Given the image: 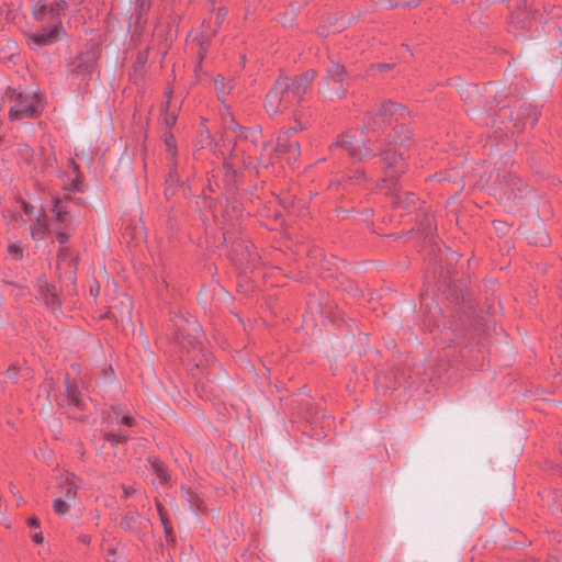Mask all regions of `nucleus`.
<instances>
[{
    "instance_id": "f257e3e1",
    "label": "nucleus",
    "mask_w": 562,
    "mask_h": 562,
    "mask_svg": "<svg viewBox=\"0 0 562 562\" xmlns=\"http://www.w3.org/2000/svg\"><path fill=\"white\" fill-rule=\"evenodd\" d=\"M295 101L297 100L292 97L290 90V78L281 77L268 92L265 108L269 115H276L289 109Z\"/></svg>"
},
{
    "instance_id": "f03ea898",
    "label": "nucleus",
    "mask_w": 562,
    "mask_h": 562,
    "mask_svg": "<svg viewBox=\"0 0 562 562\" xmlns=\"http://www.w3.org/2000/svg\"><path fill=\"white\" fill-rule=\"evenodd\" d=\"M177 341L183 349L199 348L202 345V333L194 317L179 316L175 319Z\"/></svg>"
},
{
    "instance_id": "7ed1b4c3",
    "label": "nucleus",
    "mask_w": 562,
    "mask_h": 562,
    "mask_svg": "<svg viewBox=\"0 0 562 562\" xmlns=\"http://www.w3.org/2000/svg\"><path fill=\"white\" fill-rule=\"evenodd\" d=\"M58 487L61 491V495L54 499L53 508L57 515H66L77 498L78 479L75 474L67 472L59 477Z\"/></svg>"
},
{
    "instance_id": "20e7f679",
    "label": "nucleus",
    "mask_w": 562,
    "mask_h": 562,
    "mask_svg": "<svg viewBox=\"0 0 562 562\" xmlns=\"http://www.w3.org/2000/svg\"><path fill=\"white\" fill-rule=\"evenodd\" d=\"M14 104L9 111L12 121L23 117H32L37 114L41 105V98L36 93H14L12 94Z\"/></svg>"
},
{
    "instance_id": "39448f33",
    "label": "nucleus",
    "mask_w": 562,
    "mask_h": 562,
    "mask_svg": "<svg viewBox=\"0 0 562 562\" xmlns=\"http://www.w3.org/2000/svg\"><path fill=\"white\" fill-rule=\"evenodd\" d=\"M496 190L501 202L513 207L521 196L524 184L519 178L509 173L503 177Z\"/></svg>"
},
{
    "instance_id": "423d86ee",
    "label": "nucleus",
    "mask_w": 562,
    "mask_h": 562,
    "mask_svg": "<svg viewBox=\"0 0 562 562\" xmlns=\"http://www.w3.org/2000/svg\"><path fill=\"white\" fill-rule=\"evenodd\" d=\"M24 213L29 216L27 221H34L30 226L31 236L34 240H41L44 238L47 232L46 216L41 211L35 212L34 206L23 203Z\"/></svg>"
},
{
    "instance_id": "0eeeda50",
    "label": "nucleus",
    "mask_w": 562,
    "mask_h": 562,
    "mask_svg": "<svg viewBox=\"0 0 562 562\" xmlns=\"http://www.w3.org/2000/svg\"><path fill=\"white\" fill-rule=\"evenodd\" d=\"M334 146L346 149L350 156L358 159H364L370 156V151L364 146L363 139H358L351 135L340 136Z\"/></svg>"
},
{
    "instance_id": "6e6552de",
    "label": "nucleus",
    "mask_w": 562,
    "mask_h": 562,
    "mask_svg": "<svg viewBox=\"0 0 562 562\" xmlns=\"http://www.w3.org/2000/svg\"><path fill=\"white\" fill-rule=\"evenodd\" d=\"M65 5L66 3L64 1L40 0L33 8V15L36 20H44L46 15H48L50 20H55L60 11L64 10Z\"/></svg>"
},
{
    "instance_id": "1a4fd4ad",
    "label": "nucleus",
    "mask_w": 562,
    "mask_h": 562,
    "mask_svg": "<svg viewBox=\"0 0 562 562\" xmlns=\"http://www.w3.org/2000/svg\"><path fill=\"white\" fill-rule=\"evenodd\" d=\"M382 160L387 169V177L393 179L405 170V162L401 154L393 153L391 148L383 149Z\"/></svg>"
},
{
    "instance_id": "9d476101",
    "label": "nucleus",
    "mask_w": 562,
    "mask_h": 562,
    "mask_svg": "<svg viewBox=\"0 0 562 562\" xmlns=\"http://www.w3.org/2000/svg\"><path fill=\"white\" fill-rule=\"evenodd\" d=\"M398 111L400 108L394 103H385L380 108L379 112L373 119V122H368L366 126L371 130L380 128L386 123H391L392 119L397 114Z\"/></svg>"
},
{
    "instance_id": "9b49d317",
    "label": "nucleus",
    "mask_w": 562,
    "mask_h": 562,
    "mask_svg": "<svg viewBox=\"0 0 562 562\" xmlns=\"http://www.w3.org/2000/svg\"><path fill=\"white\" fill-rule=\"evenodd\" d=\"M63 30L60 25H53L49 30H42L38 33H34L30 40L38 47L50 45L61 37Z\"/></svg>"
},
{
    "instance_id": "f8f14e48",
    "label": "nucleus",
    "mask_w": 562,
    "mask_h": 562,
    "mask_svg": "<svg viewBox=\"0 0 562 562\" xmlns=\"http://www.w3.org/2000/svg\"><path fill=\"white\" fill-rule=\"evenodd\" d=\"M315 76V72L313 70H310L294 79H290V90L292 97L296 98V100L299 101L307 91Z\"/></svg>"
},
{
    "instance_id": "ddd939ff",
    "label": "nucleus",
    "mask_w": 562,
    "mask_h": 562,
    "mask_svg": "<svg viewBox=\"0 0 562 562\" xmlns=\"http://www.w3.org/2000/svg\"><path fill=\"white\" fill-rule=\"evenodd\" d=\"M278 153L290 154L289 161H295L299 156V142L289 138L288 133H284L278 137L276 147Z\"/></svg>"
},
{
    "instance_id": "4468645a",
    "label": "nucleus",
    "mask_w": 562,
    "mask_h": 562,
    "mask_svg": "<svg viewBox=\"0 0 562 562\" xmlns=\"http://www.w3.org/2000/svg\"><path fill=\"white\" fill-rule=\"evenodd\" d=\"M112 316L122 324L132 322V302L128 297H123L112 307Z\"/></svg>"
},
{
    "instance_id": "2eb2a0df",
    "label": "nucleus",
    "mask_w": 562,
    "mask_h": 562,
    "mask_svg": "<svg viewBox=\"0 0 562 562\" xmlns=\"http://www.w3.org/2000/svg\"><path fill=\"white\" fill-rule=\"evenodd\" d=\"M40 293L45 301V304L50 307H57L59 305V301L57 297V292L54 285L44 282L40 284Z\"/></svg>"
},
{
    "instance_id": "dca6fc26",
    "label": "nucleus",
    "mask_w": 562,
    "mask_h": 562,
    "mask_svg": "<svg viewBox=\"0 0 562 562\" xmlns=\"http://www.w3.org/2000/svg\"><path fill=\"white\" fill-rule=\"evenodd\" d=\"M54 218L60 223L72 224L69 211L63 201H56L53 207Z\"/></svg>"
},
{
    "instance_id": "f3484780",
    "label": "nucleus",
    "mask_w": 562,
    "mask_h": 562,
    "mask_svg": "<svg viewBox=\"0 0 562 562\" xmlns=\"http://www.w3.org/2000/svg\"><path fill=\"white\" fill-rule=\"evenodd\" d=\"M376 4L384 5L386 8L393 7H416L420 0H373Z\"/></svg>"
},
{
    "instance_id": "a211bd4d",
    "label": "nucleus",
    "mask_w": 562,
    "mask_h": 562,
    "mask_svg": "<svg viewBox=\"0 0 562 562\" xmlns=\"http://www.w3.org/2000/svg\"><path fill=\"white\" fill-rule=\"evenodd\" d=\"M215 89L217 91L218 98L223 99V97L228 93L232 89V86L224 82V77L218 75L214 81Z\"/></svg>"
},
{
    "instance_id": "6ab92c4d",
    "label": "nucleus",
    "mask_w": 562,
    "mask_h": 562,
    "mask_svg": "<svg viewBox=\"0 0 562 562\" xmlns=\"http://www.w3.org/2000/svg\"><path fill=\"white\" fill-rule=\"evenodd\" d=\"M153 469L157 475V479L159 480V483L167 484L168 483V473H167L165 465L161 462L155 461L153 463Z\"/></svg>"
},
{
    "instance_id": "aec40b11",
    "label": "nucleus",
    "mask_w": 562,
    "mask_h": 562,
    "mask_svg": "<svg viewBox=\"0 0 562 562\" xmlns=\"http://www.w3.org/2000/svg\"><path fill=\"white\" fill-rule=\"evenodd\" d=\"M344 72V67L337 63H333L331 66L327 69L328 77L336 81H342Z\"/></svg>"
},
{
    "instance_id": "412c9836",
    "label": "nucleus",
    "mask_w": 562,
    "mask_h": 562,
    "mask_svg": "<svg viewBox=\"0 0 562 562\" xmlns=\"http://www.w3.org/2000/svg\"><path fill=\"white\" fill-rule=\"evenodd\" d=\"M67 395H68L69 401L74 405H76V406L80 405V401L78 398L77 390H76L75 386H71V385L67 384Z\"/></svg>"
},
{
    "instance_id": "4be33fe9",
    "label": "nucleus",
    "mask_w": 562,
    "mask_h": 562,
    "mask_svg": "<svg viewBox=\"0 0 562 562\" xmlns=\"http://www.w3.org/2000/svg\"><path fill=\"white\" fill-rule=\"evenodd\" d=\"M10 256L14 259L22 258V248L15 244H11L8 248Z\"/></svg>"
},
{
    "instance_id": "5701e85b",
    "label": "nucleus",
    "mask_w": 562,
    "mask_h": 562,
    "mask_svg": "<svg viewBox=\"0 0 562 562\" xmlns=\"http://www.w3.org/2000/svg\"><path fill=\"white\" fill-rule=\"evenodd\" d=\"M532 243L541 244V245H547L548 237H547V235L544 233H541L540 236L537 239L532 240Z\"/></svg>"
},
{
    "instance_id": "b1692460",
    "label": "nucleus",
    "mask_w": 562,
    "mask_h": 562,
    "mask_svg": "<svg viewBox=\"0 0 562 562\" xmlns=\"http://www.w3.org/2000/svg\"><path fill=\"white\" fill-rule=\"evenodd\" d=\"M136 5L140 9V10H145L149 7V0H136Z\"/></svg>"
},
{
    "instance_id": "393cba45",
    "label": "nucleus",
    "mask_w": 562,
    "mask_h": 562,
    "mask_svg": "<svg viewBox=\"0 0 562 562\" xmlns=\"http://www.w3.org/2000/svg\"><path fill=\"white\" fill-rule=\"evenodd\" d=\"M32 539H33V541H34L35 543H37V544H41V543H43V541H44V538H43V533H42V532H36V533H34V535L32 536Z\"/></svg>"
},
{
    "instance_id": "a878e982",
    "label": "nucleus",
    "mask_w": 562,
    "mask_h": 562,
    "mask_svg": "<svg viewBox=\"0 0 562 562\" xmlns=\"http://www.w3.org/2000/svg\"><path fill=\"white\" fill-rule=\"evenodd\" d=\"M57 237L61 244H65L69 239V234L60 232L58 233Z\"/></svg>"
},
{
    "instance_id": "bb28decb",
    "label": "nucleus",
    "mask_w": 562,
    "mask_h": 562,
    "mask_svg": "<svg viewBox=\"0 0 562 562\" xmlns=\"http://www.w3.org/2000/svg\"><path fill=\"white\" fill-rule=\"evenodd\" d=\"M27 524H29V526H30V527H32V528H40V521H38V519H37V518H35V517L30 518V519L27 520Z\"/></svg>"
},
{
    "instance_id": "cd10ccee",
    "label": "nucleus",
    "mask_w": 562,
    "mask_h": 562,
    "mask_svg": "<svg viewBox=\"0 0 562 562\" xmlns=\"http://www.w3.org/2000/svg\"><path fill=\"white\" fill-rule=\"evenodd\" d=\"M121 423L130 427V426L133 425V418L131 416H127V415L123 416L121 418Z\"/></svg>"
},
{
    "instance_id": "c85d7f7f",
    "label": "nucleus",
    "mask_w": 562,
    "mask_h": 562,
    "mask_svg": "<svg viewBox=\"0 0 562 562\" xmlns=\"http://www.w3.org/2000/svg\"><path fill=\"white\" fill-rule=\"evenodd\" d=\"M464 90L468 92V95L465 97V100L470 98L471 93H475V88L473 86L467 85L464 87Z\"/></svg>"
},
{
    "instance_id": "c756f323",
    "label": "nucleus",
    "mask_w": 562,
    "mask_h": 562,
    "mask_svg": "<svg viewBox=\"0 0 562 562\" xmlns=\"http://www.w3.org/2000/svg\"><path fill=\"white\" fill-rule=\"evenodd\" d=\"M108 437H109V438H111L112 440L116 439V440H119V441H121V440H124V439H125V436H123V435H121V434H117V435H115V434H109V435H108Z\"/></svg>"
},
{
    "instance_id": "7c9ffc66",
    "label": "nucleus",
    "mask_w": 562,
    "mask_h": 562,
    "mask_svg": "<svg viewBox=\"0 0 562 562\" xmlns=\"http://www.w3.org/2000/svg\"><path fill=\"white\" fill-rule=\"evenodd\" d=\"M124 493L126 496L131 495L134 492L132 486H123Z\"/></svg>"
},
{
    "instance_id": "2f4dec72",
    "label": "nucleus",
    "mask_w": 562,
    "mask_h": 562,
    "mask_svg": "<svg viewBox=\"0 0 562 562\" xmlns=\"http://www.w3.org/2000/svg\"><path fill=\"white\" fill-rule=\"evenodd\" d=\"M79 540L82 542V543H89L90 542V537L87 536V535H82L79 537Z\"/></svg>"
},
{
    "instance_id": "473e14b6",
    "label": "nucleus",
    "mask_w": 562,
    "mask_h": 562,
    "mask_svg": "<svg viewBox=\"0 0 562 562\" xmlns=\"http://www.w3.org/2000/svg\"><path fill=\"white\" fill-rule=\"evenodd\" d=\"M7 373H8L9 378H13L16 374V369L15 368H10Z\"/></svg>"
},
{
    "instance_id": "72a5a7b5",
    "label": "nucleus",
    "mask_w": 562,
    "mask_h": 562,
    "mask_svg": "<svg viewBox=\"0 0 562 562\" xmlns=\"http://www.w3.org/2000/svg\"><path fill=\"white\" fill-rule=\"evenodd\" d=\"M226 12L223 9H220L217 12V19L222 20L225 16Z\"/></svg>"
},
{
    "instance_id": "f704fd0d",
    "label": "nucleus",
    "mask_w": 562,
    "mask_h": 562,
    "mask_svg": "<svg viewBox=\"0 0 562 562\" xmlns=\"http://www.w3.org/2000/svg\"><path fill=\"white\" fill-rule=\"evenodd\" d=\"M555 503H557V507H562V496H560L559 498L555 499Z\"/></svg>"
},
{
    "instance_id": "c9c22d12",
    "label": "nucleus",
    "mask_w": 562,
    "mask_h": 562,
    "mask_svg": "<svg viewBox=\"0 0 562 562\" xmlns=\"http://www.w3.org/2000/svg\"><path fill=\"white\" fill-rule=\"evenodd\" d=\"M176 122V117L171 116L170 119H167V124H173Z\"/></svg>"
},
{
    "instance_id": "e433bc0d",
    "label": "nucleus",
    "mask_w": 562,
    "mask_h": 562,
    "mask_svg": "<svg viewBox=\"0 0 562 562\" xmlns=\"http://www.w3.org/2000/svg\"><path fill=\"white\" fill-rule=\"evenodd\" d=\"M167 147H168L169 153H171L173 155L172 145L170 142H167Z\"/></svg>"
},
{
    "instance_id": "4c0bfd02",
    "label": "nucleus",
    "mask_w": 562,
    "mask_h": 562,
    "mask_svg": "<svg viewBox=\"0 0 562 562\" xmlns=\"http://www.w3.org/2000/svg\"><path fill=\"white\" fill-rule=\"evenodd\" d=\"M403 112H404V110L400 109V111L397 112V114L395 116L403 115ZM394 121H397V117H394Z\"/></svg>"
},
{
    "instance_id": "58836bf2",
    "label": "nucleus",
    "mask_w": 562,
    "mask_h": 562,
    "mask_svg": "<svg viewBox=\"0 0 562 562\" xmlns=\"http://www.w3.org/2000/svg\"><path fill=\"white\" fill-rule=\"evenodd\" d=\"M319 35H323V36L327 35V32L325 31L324 27L319 30Z\"/></svg>"
},
{
    "instance_id": "ea45409f",
    "label": "nucleus",
    "mask_w": 562,
    "mask_h": 562,
    "mask_svg": "<svg viewBox=\"0 0 562 562\" xmlns=\"http://www.w3.org/2000/svg\"><path fill=\"white\" fill-rule=\"evenodd\" d=\"M158 510H159V514H161V507H160V505H158ZM160 516H162V515H160ZM161 519H162V522H164V524H166V522H165L164 517H161Z\"/></svg>"
},
{
    "instance_id": "a19ab883",
    "label": "nucleus",
    "mask_w": 562,
    "mask_h": 562,
    "mask_svg": "<svg viewBox=\"0 0 562 562\" xmlns=\"http://www.w3.org/2000/svg\"><path fill=\"white\" fill-rule=\"evenodd\" d=\"M114 415H115V419L119 422V418H120L119 413L114 412Z\"/></svg>"
},
{
    "instance_id": "79ce46f5",
    "label": "nucleus",
    "mask_w": 562,
    "mask_h": 562,
    "mask_svg": "<svg viewBox=\"0 0 562 562\" xmlns=\"http://www.w3.org/2000/svg\"><path fill=\"white\" fill-rule=\"evenodd\" d=\"M536 121H537V117L533 116L532 120H531V125L535 124Z\"/></svg>"
},
{
    "instance_id": "37998d69",
    "label": "nucleus",
    "mask_w": 562,
    "mask_h": 562,
    "mask_svg": "<svg viewBox=\"0 0 562 562\" xmlns=\"http://www.w3.org/2000/svg\"><path fill=\"white\" fill-rule=\"evenodd\" d=\"M10 490L14 494V486L13 485H10Z\"/></svg>"
}]
</instances>
